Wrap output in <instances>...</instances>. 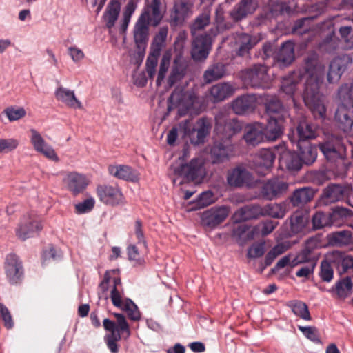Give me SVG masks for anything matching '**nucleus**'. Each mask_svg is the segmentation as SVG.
<instances>
[{"mask_svg": "<svg viewBox=\"0 0 353 353\" xmlns=\"http://www.w3.org/2000/svg\"><path fill=\"white\" fill-rule=\"evenodd\" d=\"M315 194V191L310 187H303L296 189L292 196L289 198V203H291L293 206L303 205L312 200Z\"/></svg>", "mask_w": 353, "mask_h": 353, "instance_id": "obj_31", "label": "nucleus"}, {"mask_svg": "<svg viewBox=\"0 0 353 353\" xmlns=\"http://www.w3.org/2000/svg\"><path fill=\"white\" fill-rule=\"evenodd\" d=\"M231 151L232 148L230 141H215L210 150L212 163H219L227 160Z\"/></svg>", "mask_w": 353, "mask_h": 353, "instance_id": "obj_28", "label": "nucleus"}, {"mask_svg": "<svg viewBox=\"0 0 353 353\" xmlns=\"http://www.w3.org/2000/svg\"><path fill=\"white\" fill-rule=\"evenodd\" d=\"M309 222L308 212L303 209L294 212L290 218L291 232L294 234L302 232Z\"/></svg>", "mask_w": 353, "mask_h": 353, "instance_id": "obj_30", "label": "nucleus"}, {"mask_svg": "<svg viewBox=\"0 0 353 353\" xmlns=\"http://www.w3.org/2000/svg\"><path fill=\"white\" fill-rule=\"evenodd\" d=\"M263 182L258 177H255L253 174L244 169V187L250 190H258L259 191Z\"/></svg>", "mask_w": 353, "mask_h": 353, "instance_id": "obj_60", "label": "nucleus"}, {"mask_svg": "<svg viewBox=\"0 0 353 353\" xmlns=\"http://www.w3.org/2000/svg\"><path fill=\"white\" fill-rule=\"evenodd\" d=\"M340 42L339 39L335 35L334 30H332L321 42L320 48L323 51L332 53L339 47Z\"/></svg>", "mask_w": 353, "mask_h": 353, "instance_id": "obj_48", "label": "nucleus"}, {"mask_svg": "<svg viewBox=\"0 0 353 353\" xmlns=\"http://www.w3.org/2000/svg\"><path fill=\"white\" fill-rule=\"evenodd\" d=\"M136 9L137 7L134 6V4L132 3H128L125 6L123 12V19L120 28L121 33H125L126 32L130 22L131 17Z\"/></svg>", "mask_w": 353, "mask_h": 353, "instance_id": "obj_58", "label": "nucleus"}, {"mask_svg": "<svg viewBox=\"0 0 353 353\" xmlns=\"http://www.w3.org/2000/svg\"><path fill=\"white\" fill-rule=\"evenodd\" d=\"M326 259L340 274H344L353 268V256L345 252L334 250L326 254Z\"/></svg>", "mask_w": 353, "mask_h": 353, "instance_id": "obj_19", "label": "nucleus"}, {"mask_svg": "<svg viewBox=\"0 0 353 353\" xmlns=\"http://www.w3.org/2000/svg\"><path fill=\"white\" fill-rule=\"evenodd\" d=\"M352 192L353 188L350 184L331 183L323 190L321 202L324 205H329L340 201H346Z\"/></svg>", "mask_w": 353, "mask_h": 353, "instance_id": "obj_10", "label": "nucleus"}, {"mask_svg": "<svg viewBox=\"0 0 353 353\" xmlns=\"http://www.w3.org/2000/svg\"><path fill=\"white\" fill-rule=\"evenodd\" d=\"M228 184L231 187H241L243 185V168L238 166L228 172Z\"/></svg>", "mask_w": 353, "mask_h": 353, "instance_id": "obj_50", "label": "nucleus"}, {"mask_svg": "<svg viewBox=\"0 0 353 353\" xmlns=\"http://www.w3.org/2000/svg\"><path fill=\"white\" fill-rule=\"evenodd\" d=\"M319 149L329 161L343 159L346 153V148L343 143L342 139L338 137H332L320 143Z\"/></svg>", "mask_w": 353, "mask_h": 353, "instance_id": "obj_14", "label": "nucleus"}, {"mask_svg": "<svg viewBox=\"0 0 353 353\" xmlns=\"http://www.w3.org/2000/svg\"><path fill=\"white\" fill-rule=\"evenodd\" d=\"M325 67L313 58H307L304 70H298L283 78L281 90L288 95L292 96L297 89L298 84L306 75L305 90L303 98L305 105L310 110L316 119L326 117V107L324 97L319 92L324 79Z\"/></svg>", "mask_w": 353, "mask_h": 353, "instance_id": "obj_1", "label": "nucleus"}, {"mask_svg": "<svg viewBox=\"0 0 353 353\" xmlns=\"http://www.w3.org/2000/svg\"><path fill=\"white\" fill-rule=\"evenodd\" d=\"M313 19V17H303L296 20L292 28V33L303 35L307 33L310 30V23Z\"/></svg>", "mask_w": 353, "mask_h": 353, "instance_id": "obj_53", "label": "nucleus"}, {"mask_svg": "<svg viewBox=\"0 0 353 353\" xmlns=\"http://www.w3.org/2000/svg\"><path fill=\"white\" fill-rule=\"evenodd\" d=\"M296 6L295 0H269L263 10L265 17L272 19L282 16H291L296 11Z\"/></svg>", "mask_w": 353, "mask_h": 353, "instance_id": "obj_9", "label": "nucleus"}, {"mask_svg": "<svg viewBox=\"0 0 353 353\" xmlns=\"http://www.w3.org/2000/svg\"><path fill=\"white\" fill-rule=\"evenodd\" d=\"M188 64L185 61L175 59L172 68L171 73L168 77V83L170 87L180 81L185 75Z\"/></svg>", "mask_w": 353, "mask_h": 353, "instance_id": "obj_39", "label": "nucleus"}, {"mask_svg": "<svg viewBox=\"0 0 353 353\" xmlns=\"http://www.w3.org/2000/svg\"><path fill=\"white\" fill-rule=\"evenodd\" d=\"M294 43L291 41L284 42L277 53L274 59L286 66L292 63L294 60Z\"/></svg>", "mask_w": 353, "mask_h": 353, "instance_id": "obj_34", "label": "nucleus"}, {"mask_svg": "<svg viewBox=\"0 0 353 353\" xmlns=\"http://www.w3.org/2000/svg\"><path fill=\"white\" fill-rule=\"evenodd\" d=\"M288 183L283 179L274 177L263 181L261 187V190L254 191V195L252 198H262L268 201H272L280 198L288 190Z\"/></svg>", "mask_w": 353, "mask_h": 353, "instance_id": "obj_5", "label": "nucleus"}, {"mask_svg": "<svg viewBox=\"0 0 353 353\" xmlns=\"http://www.w3.org/2000/svg\"><path fill=\"white\" fill-rule=\"evenodd\" d=\"M353 284L350 277H346L336 283V292L339 297L345 298L348 296Z\"/></svg>", "mask_w": 353, "mask_h": 353, "instance_id": "obj_54", "label": "nucleus"}, {"mask_svg": "<svg viewBox=\"0 0 353 353\" xmlns=\"http://www.w3.org/2000/svg\"><path fill=\"white\" fill-rule=\"evenodd\" d=\"M352 232L341 230L332 232L327 235V242L332 246L342 247L351 243Z\"/></svg>", "mask_w": 353, "mask_h": 353, "instance_id": "obj_44", "label": "nucleus"}, {"mask_svg": "<svg viewBox=\"0 0 353 353\" xmlns=\"http://www.w3.org/2000/svg\"><path fill=\"white\" fill-rule=\"evenodd\" d=\"M224 10L221 6H219L216 8L214 21L216 24V32L214 33L215 36L216 34L223 32L230 28V25L225 21Z\"/></svg>", "mask_w": 353, "mask_h": 353, "instance_id": "obj_51", "label": "nucleus"}, {"mask_svg": "<svg viewBox=\"0 0 353 353\" xmlns=\"http://www.w3.org/2000/svg\"><path fill=\"white\" fill-rule=\"evenodd\" d=\"M226 74L225 65L218 62L210 65L204 72L203 79L205 83H210L223 78Z\"/></svg>", "mask_w": 353, "mask_h": 353, "instance_id": "obj_41", "label": "nucleus"}, {"mask_svg": "<svg viewBox=\"0 0 353 353\" xmlns=\"http://www.w3.org/2000/svg\"><path fill=\"white\" fill-rule=\"evenodd\" d=\"M267 113L271 117L282 116V119H285L288 115L281 101L276 97H272L265 103Z\"/></svg>", "mask_w": 353, "mask_h": 353, "instance_id": "obj_42", "label": "nucleus"}, {"mask_svg": "<svg viewBox=\"0 0 353 353\" xmlns=\"http://www.w3.org/2000/svg\"><path fill=\"white\" fill-rule=\"evenodd\" d=\"M4 270L10 284H17L21 281L23 275V269L22 263L17 255L11 253L6 256Z\"/></svg>", "mask_w": 353, "mask_h": 353, "instance_id": "obj_17", "label": "nucleus"}, {"mask_svg": "<svg viewBox=\"0 0 353 353\" xmlns=\"http://www.w3.org/2000/svg\"><path fill=\"white\" fill-rule=\"evenodd\" d=\"M165 10L163 0H151L145 3L139 17L156 27L161 22Z\"/></svg>", "mask_w": 353, "mask_h": 353, "instance_id": "obj_11", "label": "nucleus"}, {"mask_svg": "<svg viewBox=\"0 0 353 353\" xmlns=\"http://www.w3.org/2000/svg\"><path fill=\"white\" fill-rule=\"evenodd\" d=\"M30 133V142L34 149L44 155L46 158L54 161H58L59 157L54 149L46 143L40 133L34 129H31Z\"/></svg>", "mask_w": 353, "mask_h": 353, "instance_id": "obj_20", "label": "nucleus"}, {"mask_svg": "<svg viewBox=\"0 0 353 353\" xmlns=\"http://www.w3.org/2000/svg\"><path fill=\"white\" fill-rule=\"evenodd\" d=\"M210 21V10L208 8H205L203 12L199 15L192 24V29L201 30L209 25Z\"/></svg>", "mask_w": 353, "mask_h": 353, "instance_id": "obj_61", "label": "nucleus"}, {"mask_svg": "<svg viewBox=\"0 0 353 353\" xmlns=\"http://www.w3.org/2000/svg\"><path fill=\"white\" fill-rule=\"evenodd\" d=\"M63 181L67 189L74 196L82 192L88 185L85 176L76 172L67 174Z\"/></svg>", "mask_w": 353, "mask_h": 353, "instance_id": "obj_21", "label": "nucleus"}, {"mask_svg": "<svg viewBox=\"0 0 353 353\" xmlns=\"http://www.w3.org/2000/svg\"><path fill=\"white\" fill-rule=\"evenodd\" d=\"M121 3L118 0H110L103 17L108 28L111 29L115 24L120 13Z\"/></svg>", "mask_w": 353, "mask_h": 353, "instance_id": "obj_38", "label": "nucleus"}, {"mask_svg": "<svg viewBox=\"0 0 353 353\" xmlns=\"http://www.w3.org/2000/svg\"><path fill=\"white\" fill-rule=\"evenodd\" d=\"M123 310L125 311L128 317L132 321L139 320L141 315L137 306L130 299L124 300V304L121 307Z\"/></svg>", "mask_w": 353, "mask_h": 353, "instance_id": "obj_59", "label": "nucleus"}, {"mask_svg": "<svg viewBox=\"0 0 353 353\" xmlns=\"http://www.w3.org/2000/svg\"><path fill=\"white\" fill-rule=\"evenodd\" d=\"M96 194L103 204L117 206L125 203V197L121 189L117 185L99 184L96 188Z\"/></svg>", "mask_w": 353, "mask_h": 353, "instance_id": "obj_8", "label": "nucleus"}, {"mask_svg": "<svg viewBox=\"0 0 353 353\" xmlns=\"http://www.w3.org/2000/svg\"><path fill=\"white\" fill-rule=\"evenodd\" d=\"M278 149L279 147L260 150L251 159H248L249 166L260 176H265L273 165L276 158L274 151Z\"/></svg>", "mask_w": 353, "mask_h": 353, "instance_id": "obj_7", "label": "nucleus"}, {"mask_svg": "<svg viewBox=\"0 0 353 353\" xmlns=\"http://www.w3.org/2000/svg\"><path fill=\"white\" fill-rule=\"evenodd\" d=\"M192 4L188 0H179L174 3L173 11L170 14L172 26L182 25L191 14Z\"/></svg>", "mask_w": 353, "mask_h": 353, "instance_id": "obj_22", "label": "nucleus"}, {"mask_svg": "<svg viewBox=\"0 0 353 353\" xmlns=\"http://www.w3.org/2000/svg\"><path fill=\"white\" fill-rule=\"evenodd\" d=\"M352 63V58L348 54L334 58L330 63L327 73L328 83L331 84L337 83Z\"/></svg>", "mask_w": 353, "mask_h": 353, "instance_id": "obj_15", "label": "nucleus"}, {"mask_svg": "<svg viewBox=\"0 0 353 353\" xmlns=\"http://www.w3.org/2000/svg\"><path fill=\"white\" fill-rule=\"evenodd\" d=\"M330 216L332 225L339 226L344 223L353 216V212L349 208L336 206L332 209L331 212H330Z\"/></svg>", "mask_w": 353, "mask_h": 353, "instance_id": "obj_43", "label": "nucleus"}, {"mask_svg": "<svg viewBox=\"0 0 353 353\" xmlns=\"http://www.w3.org/2000/svg\"><path fill=\"white\" fill-rule=\"evenodd\" d=\"M168 32V27L163 26L159 28L157 34L155 35L152 43V50H154L156 54H160L161 48L167 39Z\"/></svg>", "mask_w": 353, "mask_h": 353, "instance_id": "obj_52", "label": "nucleus"}, {"mask_svg": "<svg viewBox=\"0 0 353 353\" xmlns=\"http://www.w3.org/2000/svg\"><path fill=\"white\" fill-rule=\"evenodd\" d=\"M289 210L288 201L281 203H273L263 207V216H270L274 219H283Z\"/></svg>", "mask_w": 353, "mask_h": 353, "instance_id": "obj_35", "label": "nucleus"}, {"mask_svg": "<svg viewBox=\"0 0 353 353\" xmlns=\"http://www.w3.org/2000/svg\"><path fill=\"white\" fill-rule=\"evenodd\" d=\"M348 21L346 18L343 19L342 24L339 28V33L344 41L343 48L346 50H351L353 49L352 26L347 24L346 22Z\"/></svg>", "mask_w": 353, "mask_h": 353, "instance_id": "obj_47", "label": "nucleus"}, {"mask_svg": "<svg viewBox=\"0 0 353 353\" xmlns=\"http://www.w3.org/2000/svg\"><path fill=\"white\" fill-rule=\"evenodd\" d=\"M297 147L299 150V157L303 163L310 165L316 159L317 148L315 145H312L310 142L297 143Z\"/></svg>", "mask_w": 353, "mask_h": 353, "instance_id": "obj_37", "label": "nucleus"}, {"mask_svg": "<svg viewBox=\"0 0 353 353\" xmlns=\"http://www.w3.org/2000/svg\"><path fill=\"white\" fill-rule=\"evenodd\" d=\"M114 316L117 319V331L120 332L121 335L124 339H127L130 335V327L126 321V319L123 314L119 313H114Z\"/></svg>", "mask_w": 353, "mask_h": 353, "instance_id": "obj_55", "label": "nucleus"}, {"mask_svg": "<svg viewBox=\"0 0 353 353\" xmlns=\"http://www.w3.org/2000/svg\"><path fill=\"white\" fill-rule=\"evenodd\" d=\"M266 68L263 65H255L244 71V87H259L266 77Z\"/></svg>", "mask_w": 353, "mask_h": 353, "instance_id": "obj_25", "label": "nucleus"}, {"mask_svg": "<svg viewBox=\"0 0 353 353\" xmlns=\"http://www.w3.org/2000/svg\"><path fill=\"white\" fill-rule=\"evenodd\" d=\"M265 241L254 243L248 250L247 256L248 258H259L265 253Z\"/></svg>", "mask_w": 353, "mask_h": 353, "instance_id": "obj_64", "label": "nucleus"}, {"mask_svg": "<svg viewBox=\"0 0 353 353\" xmlns=\"http://www.w3.org/2000/svg\"><path fill=\"white\" fill-rule=\"evenodd\" d=\"M334 121L341 130L350 132L353 127V104L339 105L335 112Z\"/></svg>", "mask_w": 353, "mask_h": 353, "instance_id": "obj_18", "label": "nucleus"}, {"mask_svg": "<svg viewBox=\"0 0 353 353\" xmlns=\"http://www.w3.org/2000/svg\"><path fill=\"white\" fill-rule=\"evenodd\" d=\"M175 175L187 181H200L205 175L203 161L201 159H192L188 163L173 164L171 166Z\"/></svg>", "mask_w": 353, "mask_h": 353, "instance_id": "obj_3", "label": "nucleus"}, {"mask_svg": "<svg viewBox=\"0 0 353 353\" xmlns=\"http://www.w3.org/2000/svg\"><path fill=\"white\" fill-rule=\"evenodd\" d=\"M244 141L248 146H256L265 141L263 125L260 123L248 124L244 127Z\"/></svg>", "mask_w": 353, "mask_h": 353, "instance_id": "obj_23", "label": "nucleus"}, {"mask_svg": "<svg viewBox=\"0 0 353 353\" xmlns=\"http://www.w3.org/2000/svg\"><path fill=\"white\" fill-rule=\"evenodd\" d=\"M284 121L285 119H282V116L268 119L267 125H263V133L265 135V140L275 141L281 135Z\"/></svg>", "mask_w": 353, "mask_h": 353, "instance_id": "obj_27", "label": "nucleus"}, {"mask_svg": "<svg viewBox=\"0 0 353 353\" xmlns=\"http://www.w3.org/2000/svg\"><path fill=\"white\" fill-rule=\"evenodd\" d=\"M263 216V207L259 205H244V222Z\"/></svg>", "mask_w": 353, "mask_h": 353, "instance_id": "obj_57", "label": "nucleus"}, {"mask_svg": "<svg viewBox=\"0 0 353 353\" xmlns=\"http://www.w3.org/2000/svg\"><path fill=\"white\" fill-rule=\"evenodd\" d=\"M168 103V112H170L174 107L179 106L180 116L186 114L188 112L199 114L203 108L202 102L196 93L193 91H184L181 88L172 92Z\"/></svg>", "mask_w": 353, "mask_h": 353, "instance_id": "obj_2", "label": "nucleus"}, {"mask_svg": "<svg viewBox=\"0 0 353 353\" xmlns=\"http://www.w3.org/2000/svg\"><path fill=\"white\" fill-rule=\"evenodd\" d=\"M313 226L315 229H321L332 225L330 213L316 212L312 218Z\"/></svg>", "mask_w": 353, "mask_h": 353, "instance_id": "obj_56", "label": "nucleus"}, {"mask_svg": "<svg viewBox=\"0 0 353 353\" xmlns=\"http://www.w3.org/2000/svg\"><path fill=\"white\" fill-rule=\"evenodd\" d=\"M229 213L230 208L227 206L212 207L201 214V224L210 229H214L226 219Z\"/></svg>", "mask_w": 353, "mask_h": 353, "instance_id": "obj_13", "label": "nucleus"}, {"mask_svg": "<svg viewBox=\"0 0 353 353\" xmlns=\"http://www.w3.org/2000/svg\"><path fill=\"white\" fill-rule=\"evenodd\" d=\"M279 162L281 166L285 167L290 171H298L303 164L298 153L289 150L283 151L281 154Z\"/></svg>", "mask_w": 353, "mask_h": 353, "instance_id": "obj_32", "label": "nucleus"}, {"mask_svg": "<svg viewBox=\"0 0 353 353\" xmlns=\"http://www.w3.org/2000/svg\"><path fill=\"white\" fill-rule=\"evenodd\" d=\"M108 172L114 177L128 181L135 182L139 179L138 172L125 165H109Z\"/></svg>", "mask_w": 353, "mask_h": 353, "instance_id": "obj_26", "label": "nucleus"}, {"mask_svg": "<svg viewBox=\"0 0 353 353\" xmlns=\"http://www.w3.org/2000/svg\"><path fill=\"white\" fill-rule=\"evenodd\" d=\"M56 98L71 108L82 109L81 103L76 98L73 91L60 87L55 92Z\"/></svg>", "mask_w": 353, "mask_h": 353, "instance_id": "obj_36", "label": "nucleus"}, {"mask_svg": "<svg viewBox=\"0 0 353 353\" xmlns=\"http://www.w3.org/2000/svg\"><path fill=\"white\" fill-rule=\"evenodd\" d=\"M210 92L213 101L219 102L232 96L234 92V88L228 83H222L213 85Z\"/></svg>", "mask_w": 353, "mask_h": 353, "instance_id": "obj_40", "label": "nucleus"}, {"mask_svg": "<svg viewBox=\"0 0 353 353\" xmlns=\"http://www.w3.org/2000/svg\"><path fill=\"white\" fill-rule=\"evenodd\" d=\"M297 143L308 142V140L314 139L316 136V127L305 119L299 121L296 127Z\"/></svg>", "mask_w": 353, "mask_h": 353, "instance_id": "obj_33", "label": "nucleus"}, {"mask_svg": "<svg viewBox=\"0 0 353 353\" xmlns=\"http://www.w3.org/2000/svg\"><path fill=\"white\" fill-rule=\"evenodd\" d=\"M241 130V123L235 119L226 121L223 117H216L214 132L220 141H230L232 137Z\"/></svg>", "mask_w": 353, "mask_h": 353, "instance_id": "obj_16", "label": "nucleus"}, {"mask_svg": "<svg viewBox=\"0 0 353 353\" xmlns=\"http://www.w3.org/2000/svg\"><path fill=\"white\" fill-rule=\"evenodd\" d=\"M231 236L240 246L243 245V208H239L230 219Z\"/></svg>", "mask_w": 353, "mask_h": 353, "instance_id": "obj_29", "label": "nucleus"}, {"mask_svg": "<svg viewBox=\"0 0 353 353\" xmlns=\"http://www.w3.org/2000/svg\"><path fill=\"white\" fill-rule=\"evenodd\" d=\"M150 26L151 23L139 17L133 28L134 41L137 48H145L149 39V27Z\"/></svg>", "mask_w": 353, "mask_h": 353, "instance_id": "obj_24", "label": "nucleus"}, {"mask_svg": "<svg viewBox=\"0 0 353 353\" xmlns=\"http://www.w3.org/2000/svg\"><path fill=\"white\" fill-rule=\"evenodd\" d=\"M43 228V223L37 215L26 214L20 219L15 229V234L19 239L26 241L38 235Z\"/></svg>", "mask_w": 353, "mask_h": 353, "instance_id": "obj_6", "label": "nucleus"}, {"mask_svg": "<svg viewBox=\"0 0 353 353\" xmlns=\"http://www.w3.org/2000/svg\"><path fill=\"white\" fill-rule=\"evenodd\" d=\"M310 261H316L314 256L310 251L303 249L299 254L292 260L291 267L296 266L301 263H309Z\"/></svg>", "mask_w": 353, "mask_h": 353, "instance_id": "obj_63", "label": "nucleus"}, {"mask_svg": "<svg viewBox=\"0 0 353 353\" xmlns=\"http://www.w3.org/2000/svg\"><path fill=\"white\" fill-rule=\"evenodd\" d=\"M290 307L295 315L306 321L311 320L308 307L305 303L301 301H292L290 303Z\"/></svg>", "mask_w": 353, "mask_h": 353, "instance_id": "obj_49", "label": "nucleus"}, {"mask_svg": "<svg viewBox=\"0 0 353 353\" xmlns=\"http://www.w3.org/2000/svg\"><path fill=\"white\" fill-rule=\"evenodd\" d=\"M112 288L110 292V299L113 305L117 307H122L124 304V300L122 299L123 295V289L122 288L121 280L120 277H114L112 280Z\"/></svg>", "mask_w": 353, "mask_h": 353, "instance_id": "obj_45", "label": "nucleus"}, {"mask_svg": "<svg viewBox=\"0 0 353 353\" xmlns=\"http://www.w3.org/2000/svg\"><path fill=\"white\" fill-rule=\"evenodd\" d=\"M180 127L184 134L189 137L191 143L195 145L204 143L211 130L210 122L206 118L198 119L192 128L190 121L185 120L181 123Z\"/></svg>", "mask_w": 353, "mask_h": 353, "instance_id": "obj_4", "label": "nucleus"}, {"mask_svg": "<svg viewBox=\"0 0 353 353\" xmlns=\"http://www.w3.org/2000/svg\"><path fill=\"white\" fill-rule=\"evenodd\" d=\"M212 38L208 34H201L194 37L192 43L191 57L195 61H205L212 49Z\"/></svg>", "mask_w": 353, "mask_h": 353, "instance_id": "obj_12", "label": "nucleus"}, {"mask_svg": "<svg viewBox=\"0 0 353 353\" xmlns=\"http://www.w3.org/2000/svg\"><path fill=\"white\" fill-rule=\"evenodd\" d=\"M337 98L341 103L340 105L353 104V81L343 83L339 88Z\"/></svg>", "mask_w": 353, "mask_h": 353, "instance_id": "obj_46", "label": "nucleus"}, {"mask_svg": "<svg viewBox=\"0 0 353 353\" xmlns=\"http://www.w3.org/2000/svg\"><path fill=\"white\" fill-rule=\"evenodd\" d=\"M332 264L326 258L321 263V271L319 276L325 282H330L334 276V271L332 267Z\"/></svg>", "mask_w": 353, "mask_h": 353, "instance_id": "obj_62", "label": "nucleus"}]
</instances>
